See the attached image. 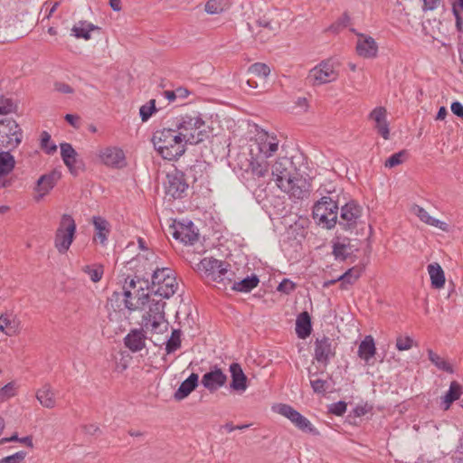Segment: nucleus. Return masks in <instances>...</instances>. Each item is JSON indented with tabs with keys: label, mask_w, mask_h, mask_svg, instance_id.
Wrapping results in <instances>:
<instances>
[{
	"label": "nucleus",
	"mask_w": 463,
	"mask_h": 463,
	"mask_svg": "<svg viewBox=\"0 0 463 463\" xmlns=\"http://www.w3.org/2000/svg\"><path fill=\"white\" fill-rule=\"evenodd\" d=\"M174 126L175 131L186 145H197L208 137V127L198 113L177 117Z\"/></svg>",
	"instance_id": "obj_1"
},
{
	"label": "nucleus",
	"mask_w": 463,
	"mask_h": 463,
	"mask_svg": "<svg viewBox=\"0 0 463 463\" xmlns=\"http://www.w3.org/2000/svg\"><path fill=\"white\" fill-rule=\"evenodd\" d=\"M152 142L158 154L169 161L179 158L186 150V144L172 128L156 131Z\"/></svg>",
	"instance_id": "obj_2"
},
{
	"label": "nucleus",
	"mask_w": 463,
	"mask_h": 463,
	"mask_svg": "<svg viewBox=\"0 0 463 463\" xmlns=\"http://www.w3.org/2000/svg\"><path fill=\"white\" fill-rule=\"evenodd\" d=\"M198 269L203 273L207 283H215L221 290H226L235 277L229 263L213 258H203L198 264Z\"/></svg>",
	"instance_id": "obj_3"
},
{
	"label": "nucleus",
	"mask_w": 463,
	"mask_h": 463,
	"mask_svg": "<svg viewBox=\"0 0 463 463\" xmlns=\"http://www.w3.org/2000/svg\"><path fill=\"white\" fill-rule=\"evenodd\" d=\"M328 195L322 196L313 206V218L326 229H332L337 222L338 194L335 191L328 192Z\"/></svg>",
	"instance_id": "obj_4"
},
{
	"label": "nucleus",
	"mask_w": 463,
	"mask_h": 463,
	"mask_svg": "<svg viewBox=\"0 0 463 463\" xmlns=\"http://www.w3.org/2000/svg\"><path fill=\"white\" fill-rule=\"evenodd\" d=\"M178 283L173 269L156 267L153 270L150 291L161 298H171L177 290Z\"/></svg>",
	"instance_id": "obj_5"
},
{
	"label": "nucleus",
	"mask_w": 463,
	"mask_h": 463,
	"mask_svg": "<svg viewBox=\"0 0 463 463\" xmlns=\"http://www.w3.org/2000/svg\"><path fill=\"white\" fill-rule=\"evenodd\" d=\"M337 67L334 60H324L309 71L307 79L314 86L333 82L338 78Z\"/></svg>",
	"instance_id": "obj_6"
},
{
	"label": "nucleus",
	"mask_w": 463,
	"mask_h": 463,
	"mask_svg": "<svg viewBox=\"0 0 463 463\" xmlns=\"http://www.w3.org/2000/svg\"><path fill=\"white\" fill-rule=\"evenodd\" d=\"M76 232V224L69 214H63L55 234V247L60 253H65L71 245Z\"/></svg>",
	"instance_id": "obj_7"
},
{
	"label": "nucleus",
	"mask_w": 463,
	"mask_h": 463,
	"mask_svg": "<svg viewBox=\"0 0 463 463\" xmlns=\"http://www.w3.org/2000/svg\"><path fill=\"white\" fill-rule=\"evenodd\" d=\"M22 137V129L14 119L5 118L0 121V148H15L21 143Z\"/></svg>",
	"instance_id": "obj_8"
},
{
	"label": "nucleus",
	"mask_w": 463,
	"mask_h": 463,
	"mask_svg": "<svg viewBox=\"0 0 463 463\" xmlns=\"http://www.w3.org/2000/svg\"><path fill=\"white\" fill-rule=\"evenodd\" d=\"M188 184L183 172L175 170L168 173L165 183V194L172 199H181L186 196Z\"/></svg>",
	"instance_id": "obj_9"
},
{
	"label": "nucleus",
	"mask_w": 463,
	"mask_h": 463,
	"mask_svg": "<svg viewBox=\"0 0 463 463\" xmlns=\"http://www.w3.org/2000/svg\"><path fill=\"white\" fill-rule=\"evenodd\" d=\"M278 412L288 418L298 430H302L303 432H307L314 435L319 434L310 420L300 414L290 405L279 404L278 406Z\"/></svg>",
	"instance_id": "obj_10"
},
{
	"label": "nucleus",
	"mask_w": 463,
	"mask_h": 463,
	"mask_svg": "<svg viewBox=\"0 0 463 463\" xmlns=\"http://www.w3.org/2000/svg\"><path fill=\"white\" fill-rule=\"evenodd\" d=\"M363 208L354 201H350L341 207L339 226L345 231L354 229L362 217Z\"/></svg>",
	"instance_id": "obj_11"
},
{
	"label": "nucleus",
	"mask_w": 463,
	"mask_h": 463,
	"mask_svg": "<svg viewBox=\"0 0 463 463\" xmlns=\"http://www.w3.org/2000/svg\"><path fill=\"white\" fill-rule=\"evenodd\" d=\"M295 174H297V168L293 162L286 156L279 158L271 166V175L279 188Z\"/></svg>",
	"instance_id": "obj_12"
},
{
	"label": "nucleus",
	"mask_w": 463,
	"mask_h": 463,
	"mask_svg": "<svg viewBox=\"0 0 463 463\" xmlns=\"http://www.w3.org/2000/svg\"><path fill=\"white\" fill-rule=\"evenodd\" d=\"M282 191L290 194L296 199H303L309 193V184L306 178H303L299 173L293 175L290 180L282 184L280 187Z\"/></svg>",
	"instance_id": "obj_13"
},
{
	"label": "nucleus",
	"mask_w": 463,
	"mask_h": 463,
	"mask_svg": "<svg viewBox=\"0 0 463 463\" xmlns=\"http://www.w3.org/2000/svg\"><path fill=\"white\" fill-rule=\"evenodd\" d=\"M170 230L173 237L184 244H194L198 240V232L192 221L175 222Z\"/></svg>",
	"instance_id": "obj_14"
},
{
	"label": "nucleus",
	"mask_w": 463,
	"mask_h": 463,
	"mask_svg": "<svg viewBox=\"0 0 463 463\" xmlns=\"http://www.w3.org/2000/svg\"><path fill=\"white\" fill-rule=\"evenodd\" d=\"M336 343L329 337L317 339L315 342V359L326 366L335 356Z\"/></svg>",
	"instance_id": "obj_15"
},
{
	"label": "nucleus",
	"mask_w": 463,
	"mask_h": 463,
	"mask_svg": "<svg viewBox=\"0 0 463 463\" xmlns=\"http://www.w3.org/2000/svg\"><path fill=\"white\" fill-rule=\"evenodd\" d=\"M368 118L373 122V128L377 133L384 139H389L390 129L387 122V111L385 108L376 107L370 112Z\"/></svg>",
	"instance_id": "obj_16"
},
{
	"label": "nucleus",
	"mask_w": 463,
	"mask_h": 463,
	"mask_svg": "<svg viewBox=\"0 0 463 463\" xmlns=\"http://www.w3.org/2000/svg\"><path fill=\"white\" fill-rule=\"evenodd\" d=\"M145 285L146 288H149L148 280L142 279L137 276L134 278L127 277L123 285V295L125 297L124 305L125 307L129 310L138 309V306L134 305L133 302L130 301V298H132L133 291L137 290L138 286Z\"/></svg>",
	"instance_id": "obj_17"
},
{
	"label": "nucleus",
	"mask_w": 463,
	"mask_h": 463,
	"mask_svg": "<svg viewBox=\"0 0 463 463\" xmlns=\"http://www.w3.org/2000/svg\"><path fill=\"white\" fill-rule=\"evenodd\" d=\"M227 382V376L223 372L217 367L213 370L207 372L202 377L201 383L210 392H214L222 387Z\"/></svg>",
	"instance_id": "obj_18"
},
{
	"label": "nucleus",
	"mask_w": 463,
	"mask_h": 463,
	"mask_svg": "<svg viewBox=\"0 0 463 463\" xmlns=\"http://www.w3.org/2000/svg\"><path fill=\"white\" fill-rule=\"evenodd\" d=\"M99 158L109 166L122 167L124 165L125 155L122 149L118 147H106L100 150Z\"/></svg>",
	"instance_id": "obj_19"
},
{
	"label": "nucleus",
	"mask_w": 463,
	"mask_h": 463,
	"mask_svg": "<svg viewBox=\"0 0 463 463\" xmlns=\"http://www.w3.org/2000/svg\"><path fill=\"white\" fill-rule=\"evenodd\" d=\"M230 372L232 376L230 388L238 392H245L248 387V379L245 373H243L241 365L237 363H232L230 365Z\"/></svg>",
	"instance_id": "obj_20"
},
{
	"label": "nucleus",
	"mask_w": 463,
	"mask_h": 463,
	"mask_svg": "<svg viewBox=\"0 0 463 463\" xmlns=\"http://www.w3.org/2000/svg\"><path fill=\"white\" fill-rule=\"evenodd\" d=\"M359 39L356 43L357 53L364 58L375 57L378 51V46L375 41L371 36H364L358 34Z\"/></svg>",
	"instance_id": "obj_21"
},
{
	"label": "nucleus",
	"mask_w": 463,
	"mask_h": 463,
	"mask_svg": "<svg viewBox=\"0 0 463 463\" xmlns=\"http://www.w3.org/2000/svg\"><path fill=\"white\" fill-rule=\"evenodd\" d=\"M61 178V173L52 171L49 174L43 175L37 181L36 190L40 193L37 200L47 194Z\"/></svg>",
	"instance_id": "obj_22"
},
{
	"label": "nucleus",
	"mask_w": 463,
	"mask_h": 463,
	"mask_svg": "<svg viewBox=\"0 0 463 463\" xmlns=\"http://www.w3.org/2000/svg\"><path fill=\"white\" fill-rule=\"evenodd\" d=\"M61 147V156L65 164V165L69 168L70 172L76 175L78 174L79 166L77 165V152L72 147V146L69 143H61L60 145Z\"/></svg>",
	"instance_id": "obj_23"
},
{
	"label": "nucleus",
	"mask_w": 463,
	"mask_h": 463,
	"mask_svg": "<svg viewBox=\"0 0 463 463\" xmlns=\"http://www.w3.org/2000/svg\"><path fill=\"white\" fill-rule=\"evenodd\" d=\"M258 141L259 150L265 157L271 156L278 150L279 140L274 136L264 133L259 136Z\"/></svg>",
	"instance_id": "obj_24"
},
{
	"label": "nucleus",
	"mask_w": 463,
	"mask_h": 463,
	"mask_svg": "<svg viewBox=\"0 0 463 463\" xmlns=\"http://www.w3.org/2000/svg\"><path fill=\"white\" fill-rule=\"evenodd\" d=\"M312 331L311 317L308 312H301L296 320V333L300 339H306Z\"/></svg>",
	"instance_id": "obj_25"
},
{
	"label": "nucleus",
	"mask_w": 463,
	"mask_h": 463,
	"mask_svg": "<svg viewBox=\"0 0 463 463\" xmlns=\"http://www.w3.org/2000/svg\"><path fill=\"white\" fill-rule=\"evenodd\" d=\"M198 374L192 373L186 380H184L176 390L174 397L176 401H181L186 398L198 385Z\"/></svg>",
	"instance_id": "obj_26"
},
{
	"label": "nucleus",
	"mask_w": 463,
	"mask_h": 463,
	"mask_svg": "<svg viewBox=\"0 0 463 463\" xmlns=\"http://www.w3.org/2000/svg\"><path fill=\"white\" fill-rule=\"evenodd\" d=\"M92 223L96 232L94 240H98L101 244H105L110 232L109 222L103 217L94 216L92 219Z\"/></svg>",
	"instance_id": "obj_27"
},
{
	"label": "nucleus",
	"mask_w": 463,
	"mask_h": 463,
	"mask_svg": "<svg viewBox=\"0 0 463 463\" xmlns=\"http://www.w3.org/2000/svg\"><path fill=\"white\" fill-rule=\"evenodd\" d=\"M36 399L47 409H52L56 406L55 393L49 383H45L36 392Z\"/></svg>",
	"instance_id": "obj_28"
},
{
	"label": "nucleus",
	"mask_w": 463,
	"mask_h": 463,
	"mask_svg": "<svg viewBox=\"0 0 463 463\" xmlns=\"http://www.w3.org/2000/svg\"><path fill=\"white\" fill-rule=\"evenodd\" d=\"M376 352L374 339L372 335H366L358 347V356L369 364Z\"/></svg>",
	"instance_id": "obj_29"
},
{
	"label": "nucleus",
	"mask_w": 463,
	"mask_h": 463,
	"mask_svg": "<svg viewBox=\"0 0 463 463\" xmlns=\"http://www.w3.org/2000/svg\"><path fill=\"white\" fill-rule=\"evenodd\" d=\"M125 345L132 352H138L145 347V335L141 331L132 330L124 338Z\"/></svg>",
	"instance_id": "obj_30"
},
{
	"label": "nucleus",
	"mask_w": 463,
	"mask_h": 463,
	"mask_svg": "<svg viewBox=\"0 0 463 463\" xmlns=\"http://www.w3.org/2000/svg\"><path fill=\"white\" fill-rule=\"evenodd\" d=\"M353 252L350 245V240L345 238L342 241H337L333 243V255L335 260H345Z\"/></svg>",
	"instance_id": "obj_31"
},
{
	"label": "nucleus",
	"mask_w": 463,
	"mask_h": 463,
	"mask_svg": "<svg viewBox=\"0 0 463 463\" xmlns=\"http://www.w3.org/2000/svg\"><path fill=\"white\" fill-rule=\"evenodd\" d=\"M259 282V278L256 275H251L250 277H247L240 281H234L233 278L232 284H230L228 287H230L234 291L250 292L251 289L258 286Z\"/></svg>",
	"instance_id": "obj_32"
},
{
	"label": "nucleus",
	"mask_w": 463,
	"mask_h": 463,
	"mask_svg": "<svg viewBox=\"0 0 463 463\" xmlns=\"http://www.w3.org/2000/svg\"><path fill=\"white\" fill-rule=\"evenodd\" d=\"M411 213L417 215L420 219V221L429 225L438 227L443 231L446 230L447 224L445 222L430 216L429 213L423 208L418 205L411 206Z\"/></svg>",
	"instance_id": "obj_33"
},
{
	"label": "nucleus",
	"mask_w": 463,
	"mask_h": 463,
	"mask_svg": "<svg viewBox=\"0 0 463 463\" xmlns=\"http://www.w3.org/2000/svg\"><path fill=\"white\" fill-rule=\"evenodd\" d=\"M462 394V386L457 382H451L449 391L443 396V408L449 410L450 405L457 400L459 399Z\"/></svg>",
	"instance_id": "obj_34"
},
{
	"label": "nucleus",
	"mask_w": 463,
	"mask_h": 463,
	"mask_svg": "<svg viewBox=\"0 0 463 463\" xmlns=\"http://www.w3.org/2000/svg\"><path fill=\"white\" fill-rule=\"evenodd\" d=\"M428 271L431 280L433 288H440L445 284V275L440 265L438 263H431L428 266Z\"/></svg>",
	"instance_id": "obj_35"
},
{
	"label": "nucleus",
	"mask_w": 463,
	"mask_h": 463,
	"mask_svg": "<svg viewBox=\"0 0 463 463\" xmlns=\"http://www.w3.org/2000/svg\"><path fill=\"white\" fill-rule=\"evenodd\" d=\"M98 29L94 24L86 21H80L71 29V34L76 38H83L85 40L90 39V32Z\"/></svg>",
	"instance_id": "obj_36"
},
{
	"label": "nucleus",
	"mask_w": 463,
	"mask_h": 463,
	"mask_svg": "<svg viewBox=\"0 0 463 463\" xmlns=\"http://www.w3.org/2000/svg\"><path fill=\"white\" fill-rule=\"evenodd\" d=\"M15 166L14 156L9 151L0 152V177L10 174Z\"/></svg>",
	"instance_id": "obj_37"
},
{
	"label": "nucleus",
	"mask_w": 463,
	"mask_h": 463,
	"mask_svg": "<svg viewBox=\"0 0 463 463\" xmlns=\"http://www.w3.org/2000/svg\"><path fill=\"white\" fill-rule=\"evenodd\" d=\"M362 274V269L359 267H353L346 270L343 275L339 276L336 280H341V288L345 289V284H354Z\"/></svg>",
	"instance_id": "obj_38"
},
{
	"label": "nucleus",
	"mask_w": 463,
	"mask_h": 463,
	"mask_svg": "<svg viewBox=\"0 0 463 463\" xmlns=\"http://www.w3.org/2000/svg\"><path fill=\"white\" fill-rule=\"evenodd\" d=\"M247 173H250L254 177L261 178L268 175L269 169L266 162H259L251 160L246 169Z\"/></svg>",
	"instance_id": "obj_39"
},
{
	"label": "nucleus",
	"mask_w": 463,
	"mask_h": 463,
	"mask_svg": "<svg viewBox=\"0 0 463 463\" xmlns=\"http://www.w3.org/2000/svg\"><path fill=\"white\" fill-rule=\"evenodd\" d=\"M146 326H150L151 329L156 333H161L167 328V323L165 319V316L157 317H144Z\"/></svg>",
	"instance_id": "obj_40"
},
{
	"label": "nucleus",
	"mask_w": 463,
	"mask_h": 463,
	"mask_svg": "<svg viewBox=\"0 0 463 463\" xmlns=\"http://www.w3.org/2000/svg\"><path fill=\"white\" fill-rule=\"evenodd\" d=\"M181 346V330L174 329L170 338L165 345V351L167 354H172Z\"/></svg>",
	"instance_id": "obj_41"
},
{
	"label": "nucleus",
	"mask_w": 463,
	"mask_h": 463,
	"mask_svg": "<svg viewBox=\"0 0 463 463\" xmlns=\"http://www.w3.org/2000/svg\"><path fill=\"white\" fill-rule=\"evenodd\" d=\"M0 331L4 332L6 335H13L16 333V325L14 319L9 316L0 317Z\"/></svg>",
	"instance_id": "obj_42"
},
{
	"label": "nucleus",
	"mask_w": 463,
	"mask_h": 463,
	"mask_svg": "<svg viewBox=\"0 0 463 463\" xmlns=\"http://www.w3.org/2000/svg\"><path fill=\"white\" fill-rule=\"evenodd\" d=\"M146 289L147 288L145 285H140L137 290L133 291L132 296L137 298V302L134 303V305L138 306V308H141L146 304L149 303V294L145 292Z\"/></svg>",
	"instance_id": "obj_43"
},
{
	"label": "nucleus",
	"mask_w": 463,
	"mask_h": 463,
	"mask_svg": "<svg viewBox=\"0 0 463 463\" xmlns=\"http://www.w3.org/2000/svg\"><path fill=\"white\" fill-rule=\"evenodd\" d=\"M429 359L439 369L452 373V368L449 363H447L444 359H442L439 354L434 353L432 350L428 351Z\"/></svg>",
	"instance_id": "obj_44"
},
{
	"label": "nucleus",
	"mask_w": 463,
	"mask_h": 463,
	"mask_svg": "<svg viewBox=\"0 0 463 463\" xmlns=\"http://www.w3.org/2000/svg\"><path fill=\"white\" fill-rule=\"evenodd\" d=\"M82 271L88 274L93 282H99L103 275V267L101 265H86L82 267Z\"/></svg>",
	"instance_id": "obj_45"
},
{
	"label": "nucleus",
	"mask_w": 463,
	"mask_h": 463,
	"mask_svg": "<svg viewBox=\"0 0 463 463\" xmlns=\"http://www.w3.org/2000/svg\"><path fill=\"white\" fill-rule=\"evenodd\" d=\"M165 302L162 301V299L156 300L153 299L149 305V309L146 312L145 317H157V316H165Z\"/></svg>",
	"instance_id": "obj_46"
},
{
	"label": "nucleus",
	"mask_w": 463,
	"mask_h": 463,
	"mask_svg": "<svg viewBox=\"0 0 463 463\" xmlns=\"http://www.w3.org/2000/svg\"><path fill=\"white\" fill-rule=\"evenodd\" d=\"M249 72L259 77H267L270 73L269 67L261 62H256L250 66Z\"/></svg>",
	"instance_id": "obj_47"
},
{
	"label": "nucleus",
	"mask_w": 463,
	"mask_h": 463,
	"mask_svg": "<svg viewBox=\"0 0 463 463\" xmlns=\"http://www.w3.org/2000/svg\"><path fill=\"white\" fill-rule=\"evenodd\" d=\"M156 111V100L151 99L146 104L141 106L139 114L142 121H147L154 112Z\"/></svg>",
	"instance_id": "obj_48"
},
{
	"label": "nucleus",
	"mask_w": 463,
	"mask_h": 463,
	"mask_svg": "<svg viewBox=\"0 0 463 463\" xmlns=\"http://www.w3.org/2000/svg\"><path fill=\"white\" fill-rule=\"evenodd\" d=\"M50 141L51 135L46 131H43L41 134V146L49 155L53 154L57 150L56 145H49Z\"/></svg>",
	"instance_id": "obj_49"
},
{
	"label": "nucleus",
	"mask_w": 463,
	"mask_h": 463,
	"mask_svg": "<svg viewBox=\"0 0 463 463\" xmlns=\"http://www.w3.org/2000/svg\"><path fill=\"white\" fill-rule=\"evenodd\" d=\"M350 20L351 19H350L349 15L346 13H345L336 22H335L334 24H332L330 25L328 30H330L334 33H337L341 29L347 27L348 24H350Z\"/></svg>",
	"instance_id": "obj_50"
},
{
	"label": "nucleus",
	"mask_w": 463,
	"mask_h": 463,
	"mask_svg": "<svg viewBox=\"0 0 463 463\" xmlns=\"http://www.w3.org/2000/svg\"><path fill=\"white\" fill-rule=\"evenodd\" d=\"M405 156V150L392 155L384 163L385 167L392 168L402 163V157Z\"/></svg>",
	"instance_id": "obj_51"
},
{
	"label": "nucleus",
	"mask_w": 463,
	"mask_h": 463,
	"mask_svg": "<svg viewBox=\"0 0 463 463\" xmlns=\"http://www.w3.org/2000/svg\"><path fill=\"white\" fill-rule=\"evenodd\" d=\"M310 384L314 392L317 394H325L328 387L327 382L322 379L310 380Z\"/></svg>",
	"instance_id": "obj_52"
},
{
	"label": "nucleus",
	"mask_w": 463,
	"mask_h": 463,
	"mask_svg": "<svg viewBox=\"0 0 463 463\" xmlns=\"http://www.w3.org/2000/svg\"><path fill=\"white\" fill-rule=\"evenodd\" d=\"M204 10L210 14H219L222 8L219 0H208L205 4Z\"/></svg>",
	"instance_id": "obj_53"
},
{
	"label": "nucleus",
	"mask_w": 463,
	"mask_h": 463,
	"mask_svg": "<svg viewBox=\"0 0 463 463\" xmlns=\"http://www.w3.org/2000/svg\"><path fill=\"white\" fill-rule=\"evenodd\" d=\"M15 394V383L11 382L5 384L0 389V398L5 400L14 396Z\"/></svg>",
	"instance_id": "obj_54"
},
{
	"label": "nucleus",
	"mask_w": 463,
	"mask_h": 463,
	"mask_svg": "<svg viewBox=\"0 0 463 463\" xmlns=\"http://www.w3.org/2000/svg\"><path fill=\"white\" fill-rule=\"evenodd\" d=\"M26 456L24 451H18L11 456L0 459V463H21Z\"/></svg>",
	"instance_id": "obj_55"
},
{
	"label": "nucleus",
	"mask_w": 463,
	"mask_h": 463,
	"mask_svg": "<svg viewBox=\"0 0 463 463\" xmlns=\"http://www.w3.org/2000/svg\"><path fill=\"white\" fill-rule=\"evenodd\" d=\"M346 403L345 402H337L333 404H331L329 408V411L336 416H341L346 411Z\"/></svg>",
	"instance_id": "obj_56"
},
{
	"label": "nucleus",
	"mask_w": 463,
	"mask_h": 463,
	"mask_svg": "<svg viewBox=\"0 0 463 463\" xmlns=\"http://www.w3.org/2000/svg\"><path fill=\"white\" fill-rule=\"evenodd\" d=\"M296 288L295 283L288 279H284L278 286L277 290L286 294H289Z\"/></svg>",
	"instance_id": "obj_57"
},
{
	"label": "nucleus",
	"mask_w": 463,
	"mask_h": 463,
	"mask_svg": "<svg viewBox=\"0 0 463 463\" xmlns=\"http://www.w3.org/2000/svg\"><path fill=\"white\" fill-rule=\"evenodd\" d=\"M452 463H463V436L459 439V444L452 456Z\"/></svg>",
	"instance_id": "obj_58"
},
{
	"label": "nucleus",
	"mask_w": 463,
	"mask_h": 463,
	"mask_svg": "<svg viewBox=\"0 0 463 463\" xmlns=\"http://www.w3.org/2000/svg\"><path fill=\"white\" fill-rule=\"evenodd\" d=\"M55 90L63 93V94H71L73 93V89L67 83L57 81L54 83Z\"/></svg>",
	"instance_id": "obj_59"
},
{
	"label": "nucleus",
	"mask_w": 463,
	"mask_h": 463,
	"mask_svg": "<svg viewBox=\"0 0 463 463\" xmlns=\"http://www.w3.org/2000/svg\"><path fill=\"white\" fill-rule=\"evenodd\" d=\"M441 4V0H423V11H433L437 9Z\"/></svg>",
	"instance_id": "obj_60"
},
{
	"label": "nucleus",
	"mask_w": 463,
	"mask_h": 463,
	"mask_svg": "<svg viewBox=\"0 0 463 463\" xmlns=\"http://www.w3.org/2000/svg\"><path fill=\"white\" fill-rule=\"evenodd\" d=\"M452 13L455 16L457 31L459 33H463V18L460 14L459 10H456V8L453 7Z\"/></svg>",
	"instance_id": "obj_61"
},
{
	"label": "nucleus",
	"mask_w": 463,
	"mask_h": 463,
	"mask_svg": "<svg viewBox=\"0 0 463 463\" xmlns=\"http://www.w3.org/2000/svg\"><path fill=\"white\" fill-rule=\"evenodd\" d=\"M450 109L454 115L463 119V105L459 101L452 102Z\"/></svg>",
	"instance_id": "obj_62"
},
{
	"label": "nucleus",
	"mask_w": 463,
	"mask_h": 463,
	"mask_svg": "<svg viewBox=\"0 0 463 463\" xmlns=\"http://www.w3.org/2000/svg\"><path fill=\"white\" fill-rule=\"evenodd\" d=\"M82 430H84V432L86 434L92 435V436L97 435L98 433L100 432L99 428L95 424L83 425Z\"/></svg>",
	"instance_id": "obj_63"
},
{
	"label": "nucleus",
	"mask_w": 463,
	"mask_h": 463,
	"mask_svg": "<svg viewBox=\"0 0 463 463\" xmlns=\"http://www.w3.org/2000/svg\"><path fill=\"white\" fill-rule=\"evenodd\" d=\"M258 24L260 26L263 27L265 30H269V33L265 36L266 38H269L270 36V34L274 33L275 29L271 26L270 22L262 19V20H259Z\"/></svg>",
	"instance_id": "obj_64"
}]
</instances>
